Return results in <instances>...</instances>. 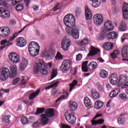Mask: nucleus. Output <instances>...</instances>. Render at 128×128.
Here are the masks:
<instances>
[{"instance_id":"nucleus-1","label":"nucleus","mask_w":128,"mask_h":128,"mask_svg":"<svg viewBox=\"0 0 128 128\" xmlns=\"http://www.w3.org/2000/svg\"><path fill=\"white\" fill-rule=\"evenodd\" d=\"M64 22L66 26V32L68 36H72L74 40L80 38V30L76 27V18L72 14H68L64 18Z\"/></svg>"},{"instance_id":"nucleus-2","label":"nucleus","mask_w":128,"mask_h":128,"mask_svg":"<svg viewBox=\"0 0 128 128\" xmlns=\"http://www.w3.org/2000/svg\"><path fill=\"white\" fill-rule=\"evenodd\" d=\"M16 74H18L16 66H12L10 71L8 68L6 67L0 68V80H6L8 78V76L10 78H12Z\"/></svg>"},{"instance_id":"nucleus-3","label":"nucleus","mask_w":128,"mask_h":128,"mask_svg":"<svg viewBox=\"0 0 128 128\" xmlns=\"http://www.w3.org/2000/svg\"><path fill=\"white\" fill-rule=\"evenodd\" d=\"M46 68H48L46 64L44 62V60H40L39 62L34 67V74H36L40 72L43 76H47L48 74V70H46Z\"/></svg>"},{"instance_id":"nucleus-4","label":"nucleus","mask_w":128,"mask_h":128,"mask_svg":"<svg viewBox=\"0 0 128 128\" xmlns=\"http://www.w3.org/2000/svg\"><path fill=\"white\" fill-rule=\"evenodd\" d=\"M40 45L35 42H30L28 46L29 54L32 56H36L40 52Z\"/></svg>"},{"instance_id":"nucleus-5","label":"nucleus","mask_w":128,"mask_h":128,"mask_svg":"<svg viewBox=\"0 0 128 128\" xmlns=\"http://www.w3.org/2000/svg\"><path fill=\"white\" fill-rule=\"evenodd\" d=\"M70 61L68 60H64L62 65L60 66V70L64 74H66L68 70H70Z\"/></svg>"},{"instance_id":"nucleus-6","label":"nucleus","mask_w":128,"mask_h":128,"mask_svg":"<svg viewBox=\"0 0 128 128\" xmlns=\"http://www.w3.org/2000/svg\"><path fill=\"white\" fill-rule=\"evenodd\" d=\"M114 30V26L111 21L107 20L104 24V28H102V34H107L108 32H112Z\"/></svg>"},{"instance_id":"nucleus-7","label":"nucleus","mask_w":128,"mask_h":128,"mask_svg":"<svg viewBox=\"0 0 128 128\" xmlns=\"http://www.w3.org/2000/svg\"><path fill=\"white\" fill-rule=\"evenodd\" d=\"M8 58L10 60L13 64H18L20 62V56L16 52H12L9 53Z\"/></svg>"},{"instance_id":"nucleus-8","label":"nucleus","mask_w":128,"mask_h":128,"mask_svg":"<svg viewBox=\"0 0 128 128\" xmlns=\"http://www.w3.org/2000/svg\"><path fill=\"white\" fill-rule=\"evenodd\" d=\"M94 24L97 26H100V24H102V22H104V18L102 17V15L100 14H96L94 16Z\"/></svg>"},{"instance_id":"nucleus-9","label":"nucleus","mask_w":128,"mask_h":128,"mask_svg":"<svg viewBox=\"0 0 128 128\" xmlns=\"http://www.w3.org/2000/svg\"><path fill=\"white\" fill-rule=\"evenodd\" d=\"M65 118L68 122L72 124H74L76 122V116L72 114H68V112H67V113L65 114Z\"/></svg>"},{"instance_id":"nucleus-10","label":"nucleus","mask_w":128,"mask_h":128,"mask_svg":"<svg viewBox=\"0 0 128 128\" xmlns=\"http://www.w3.org/2000/svg\"><path fill=\"white\" fill-rule=\"evenodd\" d=\"M70 46V40L68 39L64 38L62 41V48L65 52L68 50V48Z\"/></svg>"},{"instance_id":"nucleus-11","label":"nucleus","mask_w":128,"mask_h":128,"mask_svg":"<svg viewBox=\"0 0 128 128\" xmlns=\"http://www.w3.org/2000/svg\"><path fill=\"white\" fill-rule=\"evenodd\" d=\"M10 16V12L6 10L4 8L0 7V17L2 18L8 19Z\"/></svg>"},{"instance_id":"nucleus-12","label":"nucleus","mask_w":128,"mask_h":128,"mask_svg":"<svg viewBox=\"0 0 128 128\" xmlns=\"http://www.w3.org/2000/svg\"><path fill=\"white\" fill-rule=\"evenodd\" d=\"M16 44L20 48H24L26 46V40L23 37H19L16 40Z\"/></svg>"},{"instance_id":"nucleus-13","label":"nucleus","mask_w":128,"mask_h":128,"mask_svg":"<svg viewBox=\"0 0 128 128\" xmlns=\"http://www.w3.org/2000/svg\"><path fill=\"white\" fill-rule=\"evenodd\" d=\"M10 33V30L8 26L0 28V36H8Z\"/></svg>"},{"instance_id":"nucleus-14","label":"nucleus","mask_w":128,"mask_h":128,"mask_svg":"<svg viewBox=\"0 0 128 128\" xmlns=\"http://www.w3.org/2000/svg\"><path fill=\"white\" fill-rule=\"evenodd\" d=\"M109 80L112 86H116L118 83V77L116 74H112L109 78Z\"/></svg>"},{"instance_id":"nucleus-15","label":"nucleus","mask_w":128,"mask_h":128,"mask_svg":"<svg viewBox=\"0 0 128 128\" xmlns=\"http://www.w3.org/2000/svg\"><path fill=\"white\" fill-rule=\"evenodd\" d=\"M85 16L86 20H90L92 18V10L88 6H85Z\"/></svg>"},{"instance_id":"nucleus-16","label":"nucleus","mask_w":128,"mask_h":128,"mask_svg":"<svg viewBox=\"0 0 128 128\" xmlns=\"http://www.w3.org/2000/svg\"><path fill=\"white\" fill-rule=\"evenodd\" d=\"M48 118L46 116V115L44 114H42L40 115V118L39 120H40V122L42 126H46L48 123Z\"/></svg>"},{"instance_id":"nucleus-17","label":"nucleus","mask_w":128,"mask_h":128,"mask_svg":"<svg viewBox=\"0 0 128 128\" xmlns=\"http://www.w3.org/2000/svg\"><path fill=\"white\" fill-rule=\"evenodd\" d=\"M123 16L125 20H128V4L124 2L122 8Z\"/></svg>"},{"instance_id":"nucleus-18","label":"nucleus","mask_w":128,"mask_h":128,"mask_svg":"<svg viewBox=\"0 0 128 128\" xmlns=\"http://www.w3.org/2000/svg\"><path fill=\"white\" fill-rule=\"evenodd\" d=\"M100 50L99 49H98L94 46H91L90 50L89 51V54H88V56H94L96 54H98Z\"/></svg>"},{"instance_id":"nucleus-19","label":"nucleus","mask_w":128,"mask_h":128,"mask_svg":"<svg viewBox=\"0 0 128 128\" xmlns=\"http://www.w3.org/2000/svg\"><path fill=\"white\" fill-rule=\"evenodd\" d=\"M126 80H128V76L126 75H121L120 76L119 81L118 82V84L120 86H122V84H126Z\"/></svg>"},{"instance_id":"nucleus-20","label":"nucleus","mask_w":128,"mask_h":128,"mask_svg":"<svg viewBox=\"0 0 128 128\" xmlns=\"http://www.w3.org/2000/svg\"><path fill=\"white\" fill-rule=\"evenodd\" d=\"M103 48L106 50H112L114 48V44L110 42H106L104 44Z\"/></svg>"},{"instance_id":"nucleus-21","label":"nucleus","mask_w":128,"mask_h":128,"mask_svg":"<svg viewBox=\"0 0 128 128\" xmlns=\"http://www.w3.org/2000/svg\"><path fill=\"white\" fill-rule=\"evenodd\" d=\"M68 106L69 108H70L72 112H74V110H76L78 108V104H76V102L70 100L69 102Z\"/></svg>"},{"instance_id":"nucleus-22","label":"nucleus","mask_w":128,"mask_h":128,"mask_svg":"<svg viewBox=\"0 0 128 128\" xmlns=\"http://www.w3.org/2000/svg\"><path fill=\"white\" fill-rule=\"evenodd\" d=\"M106 38L108 40H114L118 38V33L114 32H110L106 34Z\"/></svg>"},{"instance_id":"nucleus-23","label":"nucleus","mask_w":128,"mask_h":128,"mask_svg":"<svg viewBox=\"0 0 128 128\" xmlns=\"http://www.w3.org/2000/svg\"><path fill=\"white\" fill-rule=\"evenodd\" d=\"M120 92V88H116L115 90H113L110 94L109 96L110 98H116V96H118Z\"/></svg>"},{"instance_id":"nucleus-24","label":"nucleus","mask_w":128,"mask_h":128,"mask_svg":"<svg viewBox=\"0 0 128 128\" xmlns=\"http://www.w3.org/2000/svg\"><path fill=\"white\" fill-rule=\"evenodd\" d=\"M28 61L26 59H24V60L22 61V62L20 64V70H24L26 66H28Z\"/></svg>"},{"instance_id":"nucleus-25","label":"nucleus","mask_w":128,"mask_h":128,"mask_svg":"<svg viewBox=\"0 0 128 128\" xmlns=\"http://www.w3.org/2000/svg\"><path fill=\"white\" fill-rule=\"evenodd\" d=\"M99 76L102 78H108V72L105 70L102 69L99 73Z\"/></svg>"},{"instance_id":"nucleus-26","label":"nucleus","mask_w":128,"mask_h":128,"mask_svg":"<svg viewBox=\"0 0 128 128\" xmlns=\"http://www.w3.org/2000/svg\"><path fill=\"white\" fill-rule=\"evenodd\" d=\"M104 103L100 100H97L95 102L94 107L96 110H100L104 106Z\"/></svg>"},{"instance_id":"nucleus-27","label":"nucleus","mask_w":128,"mask_h":128,"mask_svg":"<svg viewBox=\"0 0 128 128\" xmlns=\"http://www.w3.org/2000/svg\"><path fill=\"white\" fill-rule=\"evenodd\" d=\"M84 102L85 106L86 108H90V106H92V101H90V99L88 97H86L84 100Z\"/></svg>"},{"instance_id":"nucleus-28","label":"nucleus","mask_w":128,"mask_h":128,"mask_svg":"<svg viewBox=\"0 0 128 128\" xmlns=\"http://www.w3.org/2000/svg\"><path fill=\"white\" fill-rule=\"evenodd\" d=\"M122 54L123 58H128V46H125L122 48Z\"/></svg>"},{"instance_id":"nucleus-29","label":"nucleus","mask_w":128,"mask_h":128,"mask_svg":"<svg viewBox=\"0 0 128 128\" xmlns=\"http://www.w3.org/2000/svg\"><path fill=\"white\" fill-rule=\"evenodd\" d=\"M44 115L48 118H52V116L54 115V109L52 108L48 109Z\"/></svg>"},{"instance_id":"nucleus-30","label":"nucleus","mask_w":128,"mask_h":128,"mask_svg":"<svg viewBox=\"0 0 128 128\" xmlns=\"http://www.w3.org/2000/svg\"><path fill=\"white\" fill-rule=\"evenodd\" d=\"M92 96L94 100H98L100 98V94L96 90H92L91 91Z\"/></svg>"},{"instance_id":"nucleus-31","label":"nucleus","mask_w":128,"mask_h":128,"mask_svg":"<svg viewBox=\"0 0 128 128\" xmlns=\"http://www.w3.org/2000/svg\"><path fill=\"white\" fill-rule=\"evenodd\" d=\"M118 30L120 32H126V24L122 21L120 24Z\"/></svg>"},{"instance_id":"nucleus-32","label":"nucleus","mask_w":128,"mask_h":128,"mask_svg":"<svg viewBox=\"0 0 128 128\" xmlns=\"http://www.w3.org/2000/svg\"><path fill=\"white\" fill-rule=\"evenodd\" d=\"M10 115H5L2 119V122L4 124H10Z\"/></svg>"},{"instance_id":"nucleus-33","label":"nucleus","mask_w":128,"mask_h":128,"mask_svg":"<svg viewBox=\"0 0 128 128\" xmlns=\"http://www.w3.org/2000/svg\"><path fill=\"white\" fill-rule=\"evenodd\" d=\"M88 61H86L82 62V70L84 72H88Z\"/></svg>"},{"instance_id":"nucleus-34","label":"nucleus","mask_w":128,"mask_h":128,"mask_svg":"<svg viewBox=\"0 0 128 128\" xmlns=\"http://www.w3.org/2000/svg\"><path fill=\"white\" fill-rule=\"evenodd\" d=\"M40 90H38L36 92H34L32 94H31L29 96V100H34V98H36V96L38 95V94H40Z\"/></svg>"},{"instance_id":"nucleus-35","label":"nucleus","mask_w":128,"mask_h":128,"mask_svg":"<svg viewBox=\"0 0 128 128\" xmlns=\"http://www.w3.org/2000/svg\"><path fill=\"white\" fill-rule=\"evenodd\" d=\"M90 40L88 38H84L82 39L80 42H78L79 46H88V42Z\"/></svg>"},{"instance_id":"nucleus-36","label":"nucleus","mask_w":128,"mask_h":128,"mask_svg":"<svg viewBox=\"0 0 128 128\" xmlns=\"http://www.w3.org/2000/svg\"><path fill=\"white\" fill-rule=\"evenodd\" d=\"M104 122V119H100L98 120H92V126H96V124H102Z\"/></svg>"},{"instance_id":"nucleus-37","label":"nucleus","mask_w":128,"mask_h":128,"mask_svg":"<svg viewBox=\"0 0 128 128\" xmlns=\"http://www.w3.org/2000/svg\"><path fill=\"white\" fill-rule=\"evenodd\" d=\"M96 62H90L88 66V68L89 70H94L96 68Z\"/></svg>"},{"instance_id":"nucleus-38","label":"nucleus","mask_w":128,"mask_h":128,"mask_svg":"<svg viewBox=\"0 0 128 128\" xmlns=\"http://www.w3.org/2000/svg\"><path fill=\"white\" fill-rule=\"evenodd\" d=\"M78 84V80H74L72 81V82L69 84L70 89L69 90V92H70L72 90H74V86Z\"/></svg>"},{"instance_id":"nucleus-39","label":"nucleus","mask_w":128,"mask_h":128,"mask_svg":"<svg viewBox=\"0 0 128 128\" xmlns=\"http://www.w3.org/2000/svg\"><path fill=\"white\" fill-rule=\"evenodd\" d=\"M92 2V6L94 8H98L99 6H100V0H90Z\"/></svg>"},{"instance_id":"nucleus-40","label":"nucleus","mask_w":128,"mask_h":128,"mask_svg":"<svg viewBox=\"0 0 128 128\" xmlns=\"http://www.w3.org/2000/svg\"><path fill=\"white\" fill-rule=\"evenodd\" d=\"M0 44L6 46H10L12 44V42H10V41H8L6 40H2L0 42Z\"/></svg>"},{"instance_id":"nucleus-41","label":"nucleus","mask_w":128,"mask_h":128,"mask_svg":"<svg viewBox=\"0 0 128 128\" xmlns=\"http://www.w3.org/2000/svg\"><path fill=\"white\" fill-rule=\"evenodd\" d=\"M118 54H120V51L118 50H115L110 54V56L112 58H116Z\"/></svg>"},{"instance_id":"nucleus-42","label":"nucleus","mask_w":128,"mask_h":128,"mask_svg":"<svg viewBox=\"0 0 128 128\" xmlns=\"http://www.w3.org/2000/svg\"><path fill=\"white\" fill-rule=\"evenodd\" d=\"M56 76H58V70H56V68H53L52 70L51 78L50 80H52V78H56Z\"/></svg>"},{"instance_id":"nucleus-43","label":"nucleus","mask_w":128,"mask_h":128,"mask_svg":"<svg viewBox=\"0 0 128 128\" xmlns=\"http://www.w3.org/2000/svg\"><path fill=\"white\" fill-rule=\"evenodd\" d=\"M16 10L17 12H20V10H24V4H19L16 7Z\"/></svg>"},{"instance_id":"nucleus-44","label":"nucleus","mask_w":128,"mask_h":128,"mask_svg":"<svg viewBox=\"0 0 128 128\" xmlns=\"http://www.w3.org/2000/svg\"><path fill=\"white\" fill-rule=\"evenodd\" d=\"M21 122L22 124H28V120L26 116H23L20 119Z\"/></svg>"},{"instance_id":"nucleus-45","label":"nucleus","mask_w":128,"mask_h":128,"mask_svg":"<svg viewBox=\"0 0 128 128\" xmlns=\"http://www.w3.org/2000/svg\"><path fill=\"white\" fill-rule=\"evenodd\" d=\"M75 14L76 16H80V14H82V8L78 7L76 8L75 10Z\"/></svg>"},{"instance_id":"nucleus-46","label":"nucleus","mask_w":128,"mask_h":128,"mask_svg":"<svg viewBox=\"0 0 128 128\" xmlns=\"http://www.w3.org/2000/svg\"><path fill=\"white\" fill-rule=\"evenodd\" d=\"M118 124H124L126 122V118H118Z\"/></svg>"},{"instance_id":"nucleus-47","label":"nucleus","mask_w":128,"mask_h":128,"mask_svg":"<svg viewBox=\"0 0 128 128\" xmlns=\"http://www.w3.org/2000/svg\"><path fill=\"white\" fill-rule=\"evenodd\" d=\"M26 80H24V78H22L20 84V86H21L22 88H24V86H26Z\"/></svg>"},{"instance_id":"nucleus-48","label":"nucleus","mask_w":128,"mask_h":128,"mask_svg":"<svg viewBox=\"0 0 128 128\" xmlns=\"http://www.w3.org/2000/svg\"><path fill=\"white\" fill-rule=\"evenodd\" d=\"M63 56L60 54V52H58L56 56H55V58L57 60H62Z\"/></svg>"},{"instance_id":"nucleus-49","label":"nucleus","mask_w":128,"mask_h":128,"mask_svg":"<svg viewBox=\"0 0 128 128\" xmlns=\"http://www.w3.org/2000/svg\"><path fill=\"white\" fill-rule=\"evenodd\" d=\"M96 86H98V91L100 92H104V88H102V84H100V82H97Z\"/></svg>"},{"instance_id":"nucleus-50","label":"nucleus","mask_w":128,"mask_h":128,"mask_svg":"<svg viewBox=\"0 0 128 128\" xmlns=\"http://www.w3.org/2000/svg\"><path fill=\"white\" fill-rule=\"evenodd\" d=\"M50 58H54L56 54V51L52 49L50 50L49 51Z\"/></svg>"},{"instance_id":"nucleus-51","label":"nucleus","mask_w":128,"mask_h":128,"mask_svg":"<svg viewBox=\"0 0 128 128\" xmlns=\"http://www.w3.org/2000/svg\"><path fill=\"white\" fill-rule=\"evenodd\" d=\"M40 124H42L40 123V120H38L36 122H34L32 124V128H38V126H40Z\"/></svg>"},{"instance_id":"nucleus-52","label":"nucleus","mask_w":128,"mask_h":128,"mask_svg":"<svg viewBox=\"0 0 128 128\" xmlns=\"http://www.w3.org/2000/svg\"><path fill=\"white\" fill-rule=\"evenodd\" d=\"M119 98L120 100H126L128 99V97L126 96V95L124 94H121L119 95Z\"/></svg>"},{"instance_id":"nucleus-53","label":"nucleus","mask_w":128,"mask_h":128,"mask_svg":"<svg viewBox=\"0 0 128 128\" xmlns=\"http://www.w3.org/2000/svg\"><path fill=\"white\" fill-rule=\"evenodd\" d=\"M2 92H4L6 93H8L10 92V90L8 89H0V98H2V96L4 94L2 93Z\"/></svg>"},{"instance_id":"nucleus-54","label":"nucleus","mask_w":128,"mask_h":128,"mask_svg":"<svg viewBox=\"0 0 128 128\" xmlns=\"http://www.w3.org/2000/svg\"><path fill=\"white\" fill-rule=\"evenodd\" d=\"M36 110H37V112L36 113V114H42V112H44V108H38Z\"/></svg>"},{"instance_id":"nucleus-55","label":"nucleus","mask_w":128,"mask_h":128,"mask_svg":"<svg viewBox=\"0 0 128 128\" xmlns=\"http://www.w3.org/2000/svg\"><path fill=\"white\" fill-rule=\"evenodd\" d=\"M60 8H62V5L58 3L54 6L53 10L54 12H56V10H60Z\"/></svg>"},{"instance_id":"nucleus-56","label":"nucleus","mask_w":128,"mask_h":128,"mask_svg":"<svg viewBox=\"0 0 128 128\" xmlns=\"http://www.w3.org/2000/svg\"><path fill=\"white\" fill-rule=\"evenodd\" d=\"M106 34H102V30H101V34L99 36L98 40H104V36H106Z\"/></svg>"},{"instance_id":"nucleus-57","label":"nucleus","mask_w":128,"mask_h":128,"mask_svg":"<svg viewBox=\"0 0 128 128\" xmlns=\"http://www.w3.org/2000/svg\"><path fill=\"white\" fill-rule=\"evenodd\" d=\"M22 0H12L11 4L12 6H15L16 4H18V2H20Z\"/></svg>"},{"instance_id":"nucleus-58","label":"nucleus","mask_w":128,"mask_h":128,"mask_svg":"<svg viewBox=\"0 0 128 128\" xmlns=\"http://www.w3.org/2000/svg\"><path fill=\"white\" fill-rule=\"evenodd\" d=\"M36 120V118L34 116H30L28 118V124L32 122H34V120Z\"/></svg>"},{"instance_id":"nucleus-59","label":"nucleus","mask_w":128,"mask_h":128,"mask_svg":"<svg viewBox=\"0 0 128 128\" xmlns=\"http://www.w3.org/2000/svg\"><path fill=\"white\" fill-rule=\"evenodd\" d=\"M18 82H20V78H16L12 80V84H13V86H14L16 84H18Z\"/></svg>"},{"instance_id":"nucleus-60","label":"nucleus","mask_w":128,"mask_h":128,"mask_svg":"<svg viewBox=\"0 0 128 128\" xmlns=\"http://www.w3.org/2000/svg\"><path fill=\"white\" fill-rule=\"evenodd\" d=\"M82 55L80 54H78L76 56V60L77 62H80V60H82Z\"/></svg>"},{"instance_id":"nucleus-61","label":"nucleus","mask_w":128,"mask_h":128,"mask_svg":"<svg viewBox=\"0 0 128 128\" xmlns=\"http://www.w3.org/2000/svg\"><path fill=\"white\" fill-rule=\"evenodd\" d=\"M43 54H44V56H46V58H50L49 52L46 50L44 51Z\"/></svg>"},{"instance_id":"nucleus-62","label":"nucleus","mask_w":128,"mask_h":128,"mask_svg":"<svg viewBox=\"0 0 128 128\" xmlns=\"http://www.w3.org/2000/svg\"><path fill=\"white\" fill-rule=\"evenodd\" d=\"M58 82H56L52 84L50 87L51 88H56V86H58Z\"/></svg>"},{"instance_id":"nucleus-63","label":"nucleus","mask_w":128,"mask_h":128,"mask_svg":"<svg viewBox=\"0 0 128 128\" xmlns=\"http://www.w3.org/2000/svg\"><path fill=\"white\" fill-rule=\"evenodd\" d=\"M0 6H6V3L2 0H0Z\"/></svg>"},{"instance_id":"nucleus-64","label":"nucleus","mask_w":128,"mask_h":128,"mask_svg":"<svg viewBox=\"0 0 128 128\" xmlns=\"http://www.w3.org/2000/svg\"><path fill=\"white\" fill-rule=\"evenodd\" d=\"M61 128H72L70 127V126L66 125V124H61Z\"/></svg>"}]
</instances>
